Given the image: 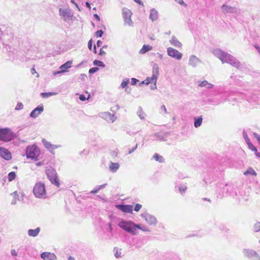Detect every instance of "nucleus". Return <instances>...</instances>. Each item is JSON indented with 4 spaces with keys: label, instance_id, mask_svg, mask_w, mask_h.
Listing matches in <instances>:
<instances>
[{
    "label": "nucleus",
    "instance_id": "1",
    "mask_svg": "<svg viewBox=\"0 0 260 260\" xmlns=\"http://www.w3.org/2000/svg\"><path fill=\"white\" fill-rule=\"evenodd\" d=\"M212 52L216 57L221 61L222 63H229L235 68L240 69V61L232 55L218 48L213 50Z\"/></svg>",
    "mask_w": 260,
    "mask_h": 260
},
{
    "label": "nucleus",
    "instance_id": "2",
    "mask_svg": "<svg viewBox=\"0 0 260 260\" xmlns=\"http://www.w3.org/2000/svg\"><path fill=\"white\" fill-rule=\"evenodd\" d=\"M33 193L37 198L45 199L47 194L45 184L40 182L37 183L34 187Z\"/></svg>",
    "mask_w": 260,
    "mask_h": 260
},
{
    "label": "nucleus",
    "instance_id": "3",
    "mask_svg": "<svg viewBox=\"0 0 260 260\" xmlns=\"http://www.w3.org/2000/svg\"><path fill=\"white\" fill-rule=\"evenodd\" d=\"M118 226L132 235L137 234L136 230L134 228V222L131 221H121L118 223Z\"/></svg>",
    "mask_w": 260,
    "mask_h": 260
},
{
    "label": "nucleus",
    "instance_id": "4",
    "mask_svg": "<svg viewBox=\"0 0 260 260\" xmlns=\"http://www.w3.org/2000/svg\"><path fill=\"white\" fill-rule=\"evenodd\" d=\"M40 154V151L36 145L28 146L26 149V156L27 158L37 160Z\"/></svg>",
    "mask_w": 260,
    "mask_h": 260
},
{
    "label": "nucleus",
    "instance_id": "5",
    "mask_svg": "<svg viewBox=\"0 0 260 260\" xmlns=\"http://www.w3.org/2000/svg\"><path fill=\"white\" fill-rule=\"evenodd\" d=\"M15 138L14 134L8 128H0V140L9 142Z\"/></svg>",
    "mask_w": 260,
    "mask_h": 260
},
{
    "label": "nucleus",
    "instance_id": "6",
    "mask_svg": "<svg viewBox=\"0 0 260 260\" xmlns=\"http://www.w3.org/2000/svg\"><path fill=\"white\" fill-rule=\"evenodd\" d=\"M46 173L50 181L56 186L59 187V180L55 170L53 168H49L46 170Z\"/></svg>",
    "mask_w": 260,
    "mask_h": 260
},
{
    "label": "nucleus",
    "instance_id": "7",
    "mask_svg": "<svg viewBox=\"0 0 260 260\" xmlns=\"http://www.w3.org/2000/svg\"><path fill=\"white\" fill-rule=\"evenodd\" d=\"M59 13L64 21H67L71 20L73 17V13L71 9L69 8H60Z\"/></svg>",
    "mask_w": 260,
    "mask_h": 260
},
{
    "label": "nucleus",
    "instance_id": "8",
    "mask_svg": "<svg viewBox=\"0 0 260 260\" xmlns=\"http://www.w3.org/2000/svg\"><path fill=\"white\" fill-rule=\"evenodd\" d=\"M132 15V12L129 9L126 8H123L122 9V17L125 24H128L130 26L132 25L133 22L131 19Z\"/></svg>",
    "mask_w": 260,
    "mask_h": 260
},
{
    "label": "nucleus",
    "instance_id": "9",
    "mask_svg": "<svg viewBox=\"0 0 260 260\" xmlns=\"http://www.w3.org/2000/svg\"><path fill=\"white\" fill-rule=\"evenodd\" d=\"M221 10L222 13L225 15L228 13L239 14L240 13V9L238 8L226 4L221 6Z\"/></svg>",
    "mask_w": 260,
    "mask_h": 260
},
{
    "label": "nucleus",
    "instance_id": "10",
    "mask_svg": "<svg viewBox=\"0 0 260 260\" xmlns=\"http://www.w3.org/2000/svg\"><path fill=\"white\" fill-rule=\"evenodd\" d=\"M141 217L145 219V221L150 225H156L157 219L156 217L148 213H143L141 215Z\"/></svg>",
    "mask_w": 260,
    "mask_h": 260
},
{
    "label": "nucleus",
    "instance_id": "11",
    "mask_svg": "<svg viewBox=\"0 0 260 260\" xmlns=\"http://www.w3.org/2000/svg\"><path fill=\"white\" fill-rule=\"evenodd\" d=\"M167 53L169 56L177 60H180L182 57L181 53L171 47H169L167 49Z\"/></svg>",
    "mask_w": 260,
    "mask_h": 260
},
{
    "label": "nucleus",
    "instance_id": "12",
    "mask_svg": "<svg viewBox=\"0 0 260 260\" xmlns=\"http://www.w3.org/2000/svg\"><path fill=\"white\" fill-rule=\"evenodd\" d=\"M72 63V60L67 61L64 64L60 66L59 69H60V71L54 72L53 75H56L58 74L66 72L68 69H70L71 67Z\"/></svg>",
    "mask_w": 260,
    "mask_h": 260
},
{
    "label": "nucleus",
    "instance_id": "13",
    "mask_svg": "<svg viewBox=\"0 0 260 260\" xmlns=\"http://www.w3.org/2000/svg\"><path fill=\"white\" fill-rule=\"evenodd\" d=\"M100 116L107 121H111V122H114L117 119L114 113L111 114L107 112L100 113Z\"/></svg>",
    "mask_w": 260,
    "mask_h": 260
},
{
    "label": "nucleus",
    "instance_id": "14",
    "mask_svg": "<svg viewBox=\"0 0 260 260\" xmlns=\"http://www.w3.org/2000/svg\"><path fill=\"white\" fill-rule=\"evenodd\" d=\"M0 156L7 160H9L12 158V155L10 151L3 147H0Z\"/></svg>",
    "mask_w": 260,
    "mask_h": 260
},
{
    "label": "nucleus",
    "instance_id": "15",
    "mask_svg": "<svg viewBox=\"0 0 260 260\" xmlns=\"http://www.w3.org/2000/svg\"><path fill=\"white\" fill-rule=\"evenodd\" d=\"M159 74V67L157 64L154 63L153 65L152 75L151 77L152 82H156Z\"/></svg>",
    "mask_w": 260,
    "mask_h": 260
},
{
    "label": "nucleus",
    "instance_id": "16",
    "mask_svg": "<svg viewBox=\"0 0 260 260\" xmlns=\"http://www.w3.org/2000/svg\"><path fill=\"white\" fill-rule=\"evenodd\" d=\"M44 110L42 105H39L34 109L30 114V117L32 118H37Z\"/></svg>",
    "mask_w": 260,
    "mask_h": 260
},
{
    "label": "nucleus",
    "instance_id": "17",
    "mask_svg": "<svg viewBox=\"0 0 260 260\" xmlns=\"http://www.w3.org/2000/svg\"><path fill=\"white\" fill-rule=\"evenodd\" d=\"M116 208L125 213H132L133 206L130 205H117Z\"/></svg>",
    "mask_w": 260,
    "mask_h": 260
},
{
    "label": "nucleus",
    "instance_id": "18",
    "mask_svg": "<svg viewBox=\"0 0 260 260\" xmlns=\"http://www.w3.org/2000/svg\"><path fill=\"white\" fill-rule=\"evenodd\" d=\"M41 257L44 260H56V256L53 253L44 252L41 253Z\"/></svg>",
    "mask_w": 260,
    "mask_h": 260
},
{
    "label": "nucleus",
    "instance_id": "19",
    "mask_svg": "<svg viewBox=\"0 0 260 260\" xmlns=\"http://www.w3.org/2000/svg\"><path fill=\"white\" fill-rule=\"evenodd\" d=\"M201 62V60L199 58L196 56L192 55L189 57L188 64L193 68H196L197 64Z\"/></svg>",
    "mask_w": 260,
    "mask_h": 260
},
{
    "label": "nucleus",
    "instance_id": "20",
    "mask_svg": "<svg viewBox=\"0 0 260 260\" xmlns=\"http://www.w3.org/2000/svg\"><path fill=\"white\" fill-rule=\"evenodd\" d=\"M13 196V199L11 202L12 205H15L17 203V200L21 201L23 199V195L19 196L17 191H15L11 194Z\"/></svg>",
    "mask_w": 260,
    "mask_h": 260
},
{
    "label": "nucleus",
    "instance_id": "21",
    "mask_svg": "<svg viewBox=\"0 0 260 260\" xmlns=\"http://www.w3.org/2000/svg\"><path fill=\"white\" fill-rule=\"evenodd\" d=\"M158 12L154 8L151 9L150 11L149 18L152 21L157 20L158 18Z\"/></svg>",
    "mask_w": 260,
    "mask_h": 260
},
{
    "label": "nucleus",
    "instance_id": "22",
    "mask_svg": "<svg viewBox=\"0 0 260 260\" xmlns=\"http://www.w3.org/2000/svg\"><path fill=\"white\" fill-rule=\"evenodd\" d=\"M40 231L41 229L40 228H37L34 230L29 229L28 230L27 234L30 237H35L39 235Z\"/></svg>",
    "mask_w": 260,
    "mask_h": 260
},
{
    "label": "nucleus",
    "instance_id": "23",
    "mask_svg": "<svg viewBox=\"0 0 260 260\" xmlns=\"http://www.w3.org/2000/svg\"><path fill=\"white\" fill-rule=\"evenodd\" d=\"M255 251L249 249H244L243 251L244 255L250 259L253 257L254 254H255Z\"/></svg>",
    "mask_w": 260,
    "mask_h": 260
},
{
    "label": "nucleus",
    "instance_id": "24",
    "mask_svg": "<svg viewBox=\"0 0 260 260\" xmlns=\"http://www.w3.org/2000/svg\"><path fill=\"white\" fill-rule=\"evenodd\" d=\"M170 43L171 45L176 47L180 48L182 46V44L177 40L174 36L172 37V39L170 40Z\"/></svg>",
    "mask_w": 260,
    "mask_h": 260
},
{
    "label": "nucleus",
    "instance_id": "25",
    "mask_svg": "<svg viewBox=\"0 0 260 260\" xmlns=\"http://www.w3.org/2000/svg\"><path fill=\"white\" fill-rule=\"evenodd\" d=\"M43 143L45 147L50 151L53 150L58 148V146L52 145L50 142H49L45 140H43Z\"/></svg>",
    "mask_w": 260,
    "mask_h": 260
},
{
    "label": "nucleus",
    "instance_id": "26",
    "mask_svg": "<svg viewBox=\"0 0 260 260\" xmlns=\"http://www.w3.org/2000/svg\"><path fill=\"white\" fill-rule=\"evenodd\" d=\"M120 165L118 163L111 162L109 165L110 171L113 173H115L119 168Z\"/></svg>",
    "mask_w": 260,
    "mask_h": 260
},
{
    "label": "nucleus",
    "instance_id": "27",
    "mask_svg": "<svg viewBox=\"0 0 260 260\" xmlns=\"http://www.w3.org/2000/svg\"><path fill=\"white\" fill-rule=\"evenodd\" d=\"M203 117L202 116H200L198 117H194V126L196 128L200 126L202 123Z\"/></svg>",
    "mask_w": 260,
    "mask_h": 260
},
{
    "label": "nucleus",
    "instance_id": "28",
    "mask_svg": "<svg viewBox=\"0 0 260 260\" xmlns=\"http://www.w3.org/2000/svg\"><path fill=\"white\" fill-rule=\"evenodd\" d=\"M152 49V47L149 45H144L139 51V53L141 54H145L147 51L151 50Z\"/></svg>",
    "mask_w": 260,
    "mask_h": 260
},
{
    "label": "nucleus",
    "instance_id": "29",
    "mask_svg": "<svg viewBox=\"0 0 260 260\" xmlns=\"http://www.w3.org/2000/svg\"><path fill=\"white\" fill-rule=\"evenodd\" d=\"M199 86L200 87H206L207 88H212L213 87V84L209 83L206 80L201 82L199 84Z\"/></svg>",
    "mask_w": 260,
    "mask_h": 260
},
{
    "label": "nucleus",
    "instance_id": "30",
    "mask_svg": "<svg viewBox=\"0 0 260 260\" xmlns=\"http://www.w3.org/2000/svg\"><path fill=\"white\" fill-rule=\"evenodd\" d=\"M137 114L141 119H144L145 118V113L143 111L141 107H139Z\"/></svg>",
    "mask_w": 260,
    "mask_h": 260
},
{
    "label": "nucleus",
    "instance_id": "31",
    "mask_svg": "<svg viewBox=\"0 0 260 260\" xmlns=\"http://www.w3.org/2000/svg\"><path fill=\"white\" fill-rule=\"evenodd\" d=\"M121 249H119L118 248L115 247L113 249V252L114 253V255L116 258L121 257Z\"/></svg>",
    "mask_w": 260,
    "mask_h": 260
},
{
    "label": "nucleus",
    "instance_id": "32",
    "mask_svg": "<svg viewBox=\"0 0 260 260\" xmlns=\"http://www.w3.org/2000/svg\"><path fill=\"white\" fill-rule=\"evenodd\" d=\"M244 174L245 175H253V176H256L257 174L256 173V172L252 168H249L248 169H247L244 173Z\"/></svg>",
    "mask_w": 260,
    "mask_h": 260
},
{
    "label": "nucleus",
    "instance_id": "33",
    "mask_svg": "<svg viewBox=\"0 0 260 260\" xmlns=\"http://www.w3.org/2000/svg\"><path fill=\"white\" fill-rule=\"evenodd\" d=\"M153 158L155 159L156 161H157L159 162H163L164 161V159L163 157L161 155H159L157 153H155L154 154Z\"/></svg>",
    "mask_w": 260,
    "mask_h": 260
},
{
    "label": "nucleus",
    "instance_id": "34",
    "mask_svg": "<svg viewBox=\"0 0 260 260\" xmlns=\"http://www.w3.org/2000/svg\"><path fill=\"white\" fill-rule=\"evenodd\" d=\"M248 148L252 151H254L256 156H259L260 153L258 152L257 148L252 143L248 145Z\"/></svg>",
    "mask_w": 260,
    "mask_h": 260
},
{
    "label": "nucleus",
    "instance_id": "35",
    "mask_svg": "<svg viewBox=\"0 0 260 260\" xmlns=\"http://www.w3.org/2000/svg\"><path fill=\"white\" fill-rule=\"evenodd\" d=\"M56 93L55 92H42L41 93V95L43 98H47L50 96L55 95Z\"/></svg>",
    "mask_w": 260,
    "mask_h": 260
},
{
    "label": "nucleus",
    "instance_id": "36",
    "mask_svg": "<svg viewBox=\"0 0 260 260\" xmlns=\"http://www.w3.org/2000/svg\"><path fill=\"white\" fill-rule=\"evenodd\" d=\"M93 64L94 66L100 67L102 68L105 67V64L102 61L99 60H94L93 62Z\"/></svg>",
    "mask_w": 260,
    "mask_h": 260
},
{
    "label": "nucleus",
    "instance_id": "37",
    "mask_svg": "<svg viewBox=\"0 0 260 260\" xmlns=\"http://www.w3.org/2000/svg\"><path fill=\"white\" fill-rule=\"evenodd\" d=\"M253 231L254 232H258L260 231V222L257 221L254 223L253 227Z\"/></svg>",
    "mask_w": 260,
    "mask_h": 260
},
{
    "label": "nucleus",
    "instance_id": "38",
    "mask_svg": "<svg viewBox=\"0 0 260 260\" xmlns=\"http://www.w3.org/2000/svg\"><path fill=\"white\" fill-rule=\"evenodd\" d=\"M243 137L245 140V141L246 143V144L248 145V146L249 145H250V144H251L250 139H249L247 134L246 133V132L244 131L243 132Z\"/></svg>",
    "mask_w": 260,
    "mask_h": 260
},
{
    "label": "nucleus",
    "instance_id": "39",
    "mask_svg": "<svg viewBox=\"0 0 260 260\" xmlns=\"http://www.w3.org/2000/svg\"><path fill=\"white\" fill-rule=\"evenodd\" d=\"M16 177V174L14 172H11L8 174V180L9 181H12Z\"/></svg>",
    "mask_w": 260,
    "mask_h": 260
},
{
    "label": "nucleus",
    "instance_id": "40",
    "mask_svg": "<svg viewBox=\"0 0 260 260\" xmlns=\"http://www.w3.org/2000/svg\"><path fill=\"white\" fill-rule=\"evenodd\" d=\"M187 189V187L185 184H181L180 185L179 188V192L181 194H183L185 192Z\"/></svg>",
    "mask_w": 260,
    "mask_h": 260
},
{
    "label": "nucleus",
    "instance_id": "41",
    "mask_svg": "<svg viewBox=\"0 0 260 260\" xmlns=\"http://www.w3.org/2000/svg\"><path fill=\"white\" fill-rule=\"evenodd\" d=\"M153 137H154V139L153 140H159V141H164V138L163 137V136L160 135L158 133L155 134L153 136Z\"/></svg>",
    "mask_w": 260,
    "mask_h": 260
},
{
    "label": "nucleus",
    "instance_id": "42",
    "mask_svg": "<svg viewBox=\"0 0 260 260\" xmlns=\"http://www.w3.org/2000/svg\"><path fill=\"white\" fill-rule=\"evenodd\" d=\"M129 83V79L128 78H125L122 81L121 84V87L122 88H124L126 87L127 86L128 83Z\"/></svg>",
    "mask_w": 260,
    "mask_h": 260
},
{
    "label": "nucleus",
    "instance_id": "43",
    "mask_svg": "<svg viewBox=\"0 0 260 260\" xmlns=\"http://www.w3.org/2000/svg\"><path fill=\"white\" fill-rule=\"evenodd\" d=\"M152 82L151 80V77H147L146 79L143 81L141 82L140 84H145L146 85H148L150 83Z\"/></svg>",
    "mask_w": 260,
    "mask_h": 260
},
{
    "label": "nucleus",
    "instance_id": "44",
    "mask_svg": "<svg viewBox=\"0 0 260 260\" xmlns=\"http://www.w3.org/2000/svg\"><path fill=\"white\" fill-rule=\"evenodd\" d=\"M138 148V144H136L135 146L132 147V148H128V154H131L133 153Z\"/></svg>",
    "mask_w": 260,
    "mask_h": 260
},
{
    "label": "nucleus",
    "instance_id": "45",
    "mask_svg": "<svg viewBox=\"0 0 260 260\" xmlns=\"http://www.w3.org/2000/svg\"><path fill=\"white\" fill-rule=\"evenodd\" d=\"M23 108V105L21 102H18L15 108V110H20Z\"/></svg>",
    "mask_w": 260,
    "mask_h": 260
},
{
    "label": "nucleus",
    "instance_id": "46",
    "mask_svg": "<svg viewBox=\"0 0 260 260\" xmlns=\"http://www.w3.org/2000/svg\"><path fill=\"white\" fill-rule=\"evenodd\" d=\"M99 70L98 67H93L89 69V74H93L97 71H98Z\"/></svg>",
    "mask_w": 260,
    "mask_h": 260
},
{
    "label": "nucleus",
    "instance_id": "47",
    "mask_svg": "<svg viewBox=\"0 0 260 260\" xmlns=\"http://www.w3.org/2000/svg\"><path fill=\"white\" fill-rule=\"evenodd\" d=\"M104 32L102 30H99L95 32V36L96 37H102V35H103Z\"/></svg>",
    "mask_w": 260,
    "mask_h": 260
},
{
    "label": "nucleus",
    "instance_id": "48",
    "mask_svg": "<svg viewBox=\"0 0 260 260\" xmlns=\"http://www.w3.org/2000/svg\"><path fill=\"white\" fill-rule=\"evenodd\" d=\"M252 260H260V256L258 254L255 252V254H254L253 257L251 258Z\"/></svg>",
    "mask_w": 260,
    "mask_h": 260
},
{
    "label": "nucleus",
    "instance_id": "49",
    "mask_svg": "<svg viewBox=\"0 0 260 260\" xmlns=\"http://www.w3.org/2000/svg\"><path fill=\"white\" fill-rule=\"evenodd\" d=\"M142 208V205L139 204H137L136 205H135V208H134V210L136 212H138L140 209Z\"/></svg>",
    "mask_w": 260,
    "mask_h": 260
},
{
    "label": "nucleus",
    "instance_id": "50",
    "mask_svg": "<svg viewBox=\"0 0 260 260\" xmlns=\"http://www.w3.org/2000/svg\"><path fill=\"white\" fill-rule=\"evenodd\" d=\"M138 80L136 79V78H132L131 79V84L133 85H135L137 84V83L138 82Z\"/></svg>",
    "mask_w": 260,
    "mask_h": 260
},
{
    "label": "nucleus",
    "instance_id": "51",
    "mask_svg": "<svg viewBox=\"0 0 260 260\" xmlns=\"http://www.w3.org/2000/svg\"><path fill=\"white\" fill-rule=\"evenodd\" d=\"M253 135L254 137L257 139L259 143H260V136L256 133H253Z\"/></svg>",
    "mask_w": 260,
    "mask_h": 260
},
{
    "label": "nucleus",
    "instance_id": "52",
    "mask_svg": "<svg viewBox=\"0 0 260 260\" xmlns=\"http://www.w3.org/2000/svg\"><path fill=\"white\" fill-rule=\"evenodd\" d=\"M92 40H90L88 43V47L90 50L92 49Z\"/></svg>",
    "mask_w": 260,
    "mask_h": 260
},
{
    "label": "nucleus",
    "instance_id": "53",
    "mask_svg": "<svg viewBox=\"0 0 260 260\" xmlns=\"http://www.w3.org/2000/svg\"><path fill=\"white\" fill-rule=\"evenodd\" d=\"M100 190V189H98V186H97L95 189H94L90 191V193H92V194L98 192Z\"/></svg>",
    "mask_w": 260,
    "mask_h": 260
},
{
    "label": "nucleus",
    "instance_id": "54",
    "mask_svg": "<svg viewBox=\"0 0 260 260\" xmlns=\"http://www.w3.org/2000/svg\"><path fill=\"white\" fill-rule=\"evenodd\" d=\"M110 155L112 156V157H116L117 155V153L115 151H112L111 152H110Z\"/></svg>",
    "mask_w": 260,
    "mask_h": 260
},
{
    "label": "nucleus",
    "instance_id": "55",
    "mask_svg": "<svg viewBox=\"0 0 260 260\" xmlns=\"http://www.w3.org/2000/svg\"><path fill=\"white\" fill-rule=\"evenodd\" d=\"M156 83V82H154V84L153 85H151L150 88L152 90H154V89H156L157 88Z\"/></svg>",
    "mask_w": 260,
    "mask_h": 260
},
{
    "label": "nucleus",
    "instance_id": "56",
    "mask_svg": "<svg viewBox=\"0 0 260 260\" xmlns=\"http://www.w3.org/2000/svg\"><path fill=\"white\" fill-rule=\"evenodd\" d=\"M134 228H135L136 230H137V229H138L140 230L142 229V227L140 226V224H136L135 223H134Z\"/></svg>",
    "mask_w": 260,
    "mask_h": 260
},
{
    "label": "nucleus",
    "instance_id": "57",
    "mask_svg": "<svg viewBox=\"0 0 260 260\" xmlns=\"http://www.w3.org/2000/svg\"><path fill=\"white\" fill-rule=\"evenodd\" d=\"M79 99L82 101H84L86 100V98L84 95L81 94L79 96Z\"/></svg>",
    "mask_w": 260,
    "mask_h": 260
},
{
    "label": "nucleus",
    "instance_id": "58",
    "mask_svg": "<svg viewBox=\"0 0 260 260\" xmlns=\"http://www.w3.org/2000/svg\"><path fill=\"white\" fill-rule=\"evenodd\" d=\"M106 54V52L103 50V48H101L100 50L99 55H104Z\"/></svg>",
    "mask_w": 260,
    "mask_h": 260
},
{
    "label": "nucleus",
    "instance_id": "59",
    "mask_svg": "<svg viewBox=\"0 0 260 260\" xmlns=\"http://www.w3.org/2000/svg\"><path fill=\"white\" fill-rule=\"evenodd\" d=\"M11 253L13 256H16L17 255V252L14 249L11 250Z\"/></svg>",
    "mask_w": 260,
    "mask_h": 260
},
{
    "label": "nucleus",
    "instance_id": "60",
    "mask_svg": "<svg viewBox=\"0 0 260 260\" xmlns=\"http://www.w3.org/2000/svg\"><path fill=\"white\" fill-rule=\"evenodd\" d=\"M106 185H107V184H103L102 185H99V186H98V189H101L104 188Z\"/></svg>",
    "mask_w": 260,
    "mask_h": 260
},
{
    "label": "nucleus",
    "instance_id": "61",
    "mask_svg": "<svg viewBox=\"0 0 260 260\" xmlns=\"http://www.w3.org/2000/svg\"><path fill=\"white\" fill-rule=\"evenodd\" d=\"M160 108L165 112V113H167V110L165 105H162Z\"/></svg>",
    "mask_w": 260,
    "mask_h": 260
},
{
    "label": "nucleus",
    "instance_id": "62",
    "mask_svg": "<svg viewBox=\"0 0 260 260\" xmlns=\"http://www.w3.org/2000/svg\"><path fill=\"white\" fill-rule=\"evenodd\" d=\"M144 232H149L150 230L146 227H142V229L141 230Z\"/></svg>",
    "mask_w": 260,
    "mask_h": 260
},
{
    "label": "nucleus",
    "instance_id": "63",
    "mask_svg": "<svg viewBox=\"0 0 260 260\" xmlns=\"http://www.w3.org/2000/svg\"><path fill=\"white\" fill-rule=\"evenodd\" d=\"M93 16L98 21L100 20V17L98 14H94Z\"/></svg>",
    "mask_w": 260,
    "mask_h": 260
},
{
    "label": "nucleus",
    "instance_id": "64",
    "mask_svg": "<svg viewBox=\"0 0 260 260\" xmlns=\"http://www.w3.org/2000/svg\"><path fill=\"white\" fill-rule=\"evenodd\" d=\"M255 48L257 50V51L258 52L259 55H260V47L255 45Z\"/></svg>",
    "mask_w": 260,
    "mask_h": 260
}]
</instances>
